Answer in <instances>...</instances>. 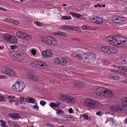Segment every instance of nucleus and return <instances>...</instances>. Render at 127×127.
<instances>
[{
    "instance_id": "nucleus-24",
    "label": "nucleus",
    "mask_w": 127,
    "mask_h": 127,
    "mask_svg": "<svg viewBox=\"0 0 127 127\" xmlns=\"http://www.w3.org/2000/svg\"><path fill=\"white\" fill-rule=\"evenodd\" d=\"M24 33L20 31H18L17 32L16 35L20 38H23V36H24L23 35Z\"/></svg>"
},
{
    "instance_id": "nucleus-31",
    "label": "nucleus",
    "mask_w": 127,
    "mask_h": 127,
    "mask_svg": "<svg viewBox=\"0 0 127 127\" xmlns=\"http://www.w3.org/2000/svg\"><path fill=\"white\" fill-rule=\"evenodd\" d=\"M62 19L64 20H69L71 19V18L70 16H62Z\"/></svg>"
},
{
    "instance_id": "nucleus-6",
    "label": "nucleus",
    "mask_w": 127,
    "mask_h": 127,
    "mask_svg": "<svg viewBox=\"0 0 127 127\" xmlns=\"http://www.w3.org/2000/svg\"><path fill=\"white\" fill-rule=\"evenodd\" d=\"M41 41L44 42L49 45H52L55 46L57 44V40L56 39L51 36H48L44 38Z\"/></svg>"
},
{
    "instance_id": "nucleus-11",
    "label": "nucleus",
    "mask_w": 127,
    "mask_h": 127,
    "mask_svg": "<svg viewBox=\"0 0 127 127\" xmlns=\"http://www.w3.org/2000/svg\"><path fill=\"white\" fill-rule=\"evenodd\" d=\"M91 18L90 20L93 23L99 24L102 23L103 21L101 19L96 16H93Z\"/></svg>"
},
{
    "instance_id": "nucleus-14",
    "label": "nucleus",
    "mask_w": 127,
    "mask_h": 127,
    "mask_svg": "<svg viewBox=\"0 0 127 127\" xmlns=\"http://www.w3.org/2000/svg\"><path fill=\"white\" fill-rule=\"evenodd\" d=\"M121 102L123 109L127 110V97H124L122 99Z\"/></svg>"
},
{
    "instance_id": "nucleus-20",
    "label": "nucleus",
    "mask_w": 127,
    "mask_h": 127,
    "mask_svg": "<svg viewBox=\"0 0 127 127\" xmlns=\"http://www.w3.org/2000/svg\"><path fill=\"white\" fill-rule=\"evenodd\" d=\"M57 103L58 104H57L55 103L52 102L51 103H50L49 105L52 108L54 109V107H58L60 105V104H61V103L59 102H57Z\"/></svg>"
},
{
    "instance_id": "nucleus-25",
    "label": "nucleus",
    "mask_w": 127,
    "mask_h": 127,
    "mask_svg": "<svg viewBox=\"0 0 127 127\" xmlns=\"http://www.w3.org/2000/svg\"><path fill=\"white\" fill-rule=\"evenodd\" d=\"M54 109L57 111V113L58 115H63L64 114L63 110L61 109H59L57 110H56L55 109Z\"/></svg>"
},
{
    "instance_id": "nucleus-18",
    "label": "nucleus",
    "mask_w": 127,
    "mask_h": 127,
    "mask_svg": "<svg viewBox=\"0 0 127 127\" xmlns=\"http://www.w3.org/2000/svg\"><path fill=\"white\" fill-rule=\"evenodd\" d=\"M113 67L114 68L112 69V72L116 73L118 72H121V71L119 70V69H120L119 68L120 66H117L116 65L114 64L113 65Z\"/></svg>"
},
{
    "instance_id": "nucleus-35",
    "label": "nucleus",
    "mask_w": 127,
    "mask_h": 127,
    "mask_svg": "<svg viewBox=\"0 0 127 127\" xmlns=\"http://www.w3.org/2000/svg\"><path fill=\"white\" fill-rule=\"evenodd\" d=\"M118 50L116 48L112 47V53H115Z\"/></svg>"
},
{
    "instance_id": "nucleus-42",
    "label": "nucleus",
    "mask_w": 127,
    "mask_h": 127,
    "mask_svg": "<svg viewBox=\"0 0 127 127\" xmlns=\"http://www.w3.org/2000/svg\"><path fill=\"white\" fill-rule=\"evenodd\" d=\"M62 28L63 30L69 29V26H62Z\"/></svg>"
},
{
    "instance_id": "nucleus-16",
    "label": "nucleus",
    "mask_w": 127,
    "mask_h": 127,
    "mask_svg": "<svg viewBox=\"0 0 127 127\" xmlns=\"http://www.w3.org/2000/svg\"><path fill=\"white\" fill-rule=\"evenodd\" d=\"M111 48L110 47L103 46L101 48V50L102 52L108 54H110L111 53V51L110 50Z\"/></svg>"
},
{
    "instance_id": "nucleus-34",
    "label": "nucleus",
    "mask_w": 127,
    "mask_h": 127,
    "mask_svg": "<svg viewBox=\"0 0 127 127\" xmlns=\"http://www.w3.org/2000/svg\"><path fill=\"white\" fill-rule=\"evenodd\" d=\"M67 63V61L65 59L63 61H61V64L62 65H65Z\"/></svg>"
},
{
    "instance_id": "nucleus-21",
    "label": "nucleus",
    "mask_w": 127,
    "mask_h": 127,
    "mask_svg": "<svg viewBox=\"0 0 127 127\" xmlns=\"http://www.w3.org/2000/svg\"><path fill=\"white\" fill-rule=\"evenodd\" d=\"M119 68H120V69H119V70H120L121 72H120L122 71V72L123 74L125 72L127 73V67L121 66H120Z\"/></svg>"
},
{
    "instance_id": "nucleus-17",
    "label": "nucleus",
    "mask_w": 127,
    "mask_h": 127,
    "mask_svg": "<svg viewBox=\"0 0 127 127\" xmlns=\"http://www.w3.org/2000/svg\"><path fill=\"white\" fill-rule=\"evenodd\" d=\"M119 61L123 64L127 63V56H124L120 58Z\"/></svg>"
},
{
    "instance_id": "nucleus-4",
    "label": "nucleus",
    "mask_w": 127,
    "mask_h": 127,
    "mask_svg": "<svg viewBox=\"0 0 127 127\" xmlns=\"http://www.w3.org/2000/svg\"><path fill=\"white\" fill-rule=\"evenodd\" d=\"M84 104L86 107L91 109H95L98 106L97 102L95 100L90 98L86 99Z\"/></svg>"
},
{
    "instance_id": "nucleus-64",
    "label": "nucleus",
    "mask_w": 127,
    "mask_h": 127,
    "mask_svg": "<svg viewBox=\"0 0 127 127\" xmlns=\"http://www.w3.org/2000/svg\"><path fill=\"white\" fill-rule=\"evenodd\" d=\"M13 114H8V115L10 117L13 118Z\"/></svg>"
},
{
    "instance_id": "nucleus-61",
    "label": "nucleus",
    "mask_w": 127,
    "mask_h": 127,
    "mask_svg": "<svg viewBox=\"0 0 127 127\" xmlns=\"http://www.w3.org/2000/svg\"><path fill=\"white\" fill-rule=\"evenodd\" d=\"M122 82L124 83L127 84V79L123 81Z\"/></svg>"
},
{
    "instance_id": "nucleus-9",
    "label": "nucleus",
    "mask_w": 127,
    "mask_h": 127,
    "mask_svg": "<svg viewBox=\"0 0 127 127\" xmlns=\"http://www.w3.org/2000/svg\"><path fill=\"white\" fill-rule=\"evenodd\" d=\"M31 66L33 67L39 66L40 68L42 69L48 68V66L46 63L40 61L32 62L31 63Z\"/></svg>"
},
{
    "instance_id": "nucleus-37",
    "label": "nucleus",
    "mask_w": 127,
    "mask_h": 127,
    "mask_svg": "<svg viewBox=\"0 0 127 127\" xmlns=\"http://www.w3.org/2000/svg\"><path fill=\"white\" fill-rule=\"evenodd\" d=\"M75 17L79 19H81L83 17L82 16L79 14L76 13Z\"/></svg>"
},
{
    "instance_id": "nucleus-2",
    "label": "nucleus",
    "mask_w": 127,
    "mask_h": 127,
    "mask_svg": "<svg viewBox=\"0 0 127 127\" xmlns=\"http://www.w3.org/2000/svg\"><path fill=\"white\" fill-rule=\"evenodd\" d=\"M73 55L75 56V58L78 57L80 60L82 59L84 62L90 64L93 63L96 58V55L91 52L88 54L84 53L81 56L79 54L74 53L72 56Z\"/></svg>"
},
{
    "instance_id": "nucleus-45",
    "label": "nucleus",
    "mask_w": 127,
    "mask_h": 127,
    "mask_svg": "<svg viewBox=\"0 0 127 127\" xmlns=\"http://www.w3.org/2000/svg\"><path fill=\"white\" fill-rule=\"evenodd\" d=\"M46 103V102H45L43 100H41L40 102V104L42 106H44L45 105Z\"/></svg>"
},
{
    "instance_id": "nucleus-39",
    "label": "nucleus",
    "mask_w": 127,
    "mask_h": 127,
    "mask_svg": "<svg viewBox=\"0 0 127 127\" xmlns=\"http://www.w3.org/2000/svg\"><path fill=\"white\" fill-rule=\"evenodd\" d=\"M29 102L30 103H33L35 101V99L34 98H29Z\"/></svg>"
},
{
    "instance_id": "nucleus-43",
    "label": "nucleus",
    "mask_w": 127,
    "mask_h": 127,
    "mask_svg": "<svg viewBox=\"0 0 127 127\" xmlns=\"http://www.w3.org/2000/svg\"><path fill=\"white\" fill-rule=\"evenodd\" d=\"M82 28L83 29L86 30H88L89 28V26H85L83 25L82 26Z\"/></svg>"
},
{
    "instance_id": "nucleus-10",
    "label": "nucleus",
    "mask_w": 127,
    "mask_h": 127,
    "mask_svg": "<svg viewBox=\"0 0 127 127\" xmlns=\"http://www.w3.org/2000/svg\"><path fill=\"white\" fill-rule=\"evenodd\" d=\"M35 73L34 72L30 70H27L26 72L28 77L33 81H37L39 80V79L34 75V74H35Z\"/></svg>"
},
{
    "instance_id": "nucleus-12",
    "label": "nucleus",
    "mask_w": 127,
    "mask_h": 127,
    "mask_svg": "<svg viewBox=\"0 0 127 127\" xmlns=\"http://www.w3.org/2000/svg\"><path fill=\"white\" fill-rule=\"evenodd\" d=\"M24 55L22 53L17 54L16 55L14 56L13 57L16 59V61L21 62L24 61Z\"/></svg>"
},
{
    "instance_id": "nucleus-30",
    "label": "nucleus",
    "mask_w": 127,
    "mask_h": 127,
    "mask_svg": "<svg viewBox=\"0 0 127 127\" xmlns=\"http://www.w3.org/2000/svg\"><path fill=\"white\" fill-rule=\"evenodd\" d=\"M42 55L43 57L44 58H47L48 53L47 51H43L42 53Z\"/></svg>"
},
{
    "instance_id": "nucleus-1",
    "label": "nucleus",
    "mask_w": 127,
    "mask_h": 127,
    "mask_svg": "<svg viewBox=\"0 0 127 127\" xmlns=\"http://www.w3.org/2000/svg\"><path fill=\"white\" fill-rule=\"evenodd\" d=\"M112 45L119 47H127V39L112 34Z\"/></svg>"
},
{
    "instance_id": "nucleus-47",
    "label": "nucleus",
    "mask_w": 127,
    "mask_h": 127,
    "mask_svg": "<svg viewBox=\"0 0 127 127\" xmlns=\"http://www.w3.org/2000/svg\"><path fill=\"white\" fill-rule=\"evenodd\" d=\"M110 64V63H109V64ZM109 64L108 61L106 60H105L104 61V62L103 63V64L105 65H107L108 64Z\"/></svg>"
},
{
    "instance_id": "nucleus-44",
    "label": "nucleus",
    "mask_w": 127,
    "mask_h": 127,
    "mask_svg": "<svg viewBox=\"0 0 127 127\" xmlns=\"http://www.w3.org/2000/svg\"><path fill=\"white\" fill-rule=\"evenodd\" d=\"M83 117H84V119H87V120H88L89 119V117H88V116L86 114H84L83 115Z\"/></svg>"
},
{
    "instance_id": "nucleus-32",
    "label": "nucleus",
    "mask_w": 127,
    "mask_h": 127,
    "mask_svg": "<svg viewBox=\"0 0 127 127\" xmlns=\"http://www.w3.org/2000/svg\"><path fill=\"white\" fill-rule=\"evenodd\" d=\"M9 73H8L9 75L13 76L15 74V71L11 69L10 70V71L9 72Z\"/></svg>"
},
{
    "instance_id": "nucleus-8",
    "label": "nucleus",
    "mask_w": 127,
    "mask_h": 127,
    "mask_svg": "<svg viewBox=\"0 0 127 127\" xmlns=\"http://www.w3.org/2000/svg\"><path fill=\"white\" fill-rule=\"evenodd\" d=\"M61 99L67 102V103L71 102L74 103V102L75 99L74 97L70 96H69L65 94H61L60 95Z\"/></svg>"
},
{
    "instance_id": "nucleus-48",
    "label": "nucleus",
    "mask_w": 127,
    "mask_h": 127,
    "mask_svg": "<svg viewBox=\"0 0 127 127\" xmlns=\"http://www.w3.org/2000/svg\"><path fill=\"white\" fill-rule=\"evenodd\" d=\"M17 46L16 45H12L11 46L10 48L12 49H13L17 48Z\"/></svg>"
},
{
    "instance_id": "nucleus-63",
    "label": "nucleus",
    "mask_w": 127,
    "mask_h": 127,
    "mask_svg": "<svg viewBox=\"0 0 127 127\" xmlns=\"http://www.w3.org/2000/svg\"><path fill=\"white\" fill-rule=\"evenodd\" d=\"M74 27L73 26H70L69 28V29H70L71 30H74Z\"/></svg>"
},
{
    "instance_id": "nucleus-57",
    "label": "nucleus",
    "mask_w": 127,
    "mask_h": 127,
    "mask_svg": "<svg viewBox=\"0 0 127 127\" xmlns=\"http://www.w3.org/2000/svg\"><path fill=\"white\" fill-rule=\"evenodd\" d=\"M29 98L30 97L26 98L25 99V101L27 102H29V101H29Z\"/></svg>"
},
{
    "instance_id": "nucleus-15",
    "label": "nucleus",
    "mask_w": 127,
    "mask_h": 127,
    "mask_svg": "<svg viewBox=\"0 0 127 127\" xmlns=\"http://www.w3.org/2000/svg\"><path fill=\"white\" fill-rule=\"evenodd\" d=\"M5 97L6 99H9V102L10 103H12L17 100V99L15 98V96L6 95L5 96Z\"/></svg>"
},
{
    "instance_id": "nucleus-26",
    "label": "nucleus",
    "mask_w": 127,
    "mask_h": 127,
    "mask_svg": "<svg viewBox=\"0 0 127 127\" xmlns=\"http://www.w3.org/2000/svg\"><path fill=\"white\" fill-rule=\"evenodd\" d=\"M112 78L113 79L118 80L119 79L120 77L119 75L116 74H112Z\"/></svg>"
},
{
    "instance_id": "nucleus-38",
    "label": "nucleus",
    "mask_w": 127,
    "mask_h": 127,
    "mask_svg": "<svg viewBox=\"0 0 127 127\" xmlns=\"http://www.w3.org/2000/svg\"><path fill=\"white\" fill-rule=\"evenodd\" d=\"M112 111H114L117 112V107L115 106H112Z\"/></svg>"
},
{
    "instance_id": "nucleus-22",
    "label": "nucleus",
    "mask_w": 127,
    "mask_h": 127,
    "mask_svg": "<svg viewBox=\"0 0 127 127\" xmlns=\"http://www.w3.org/2000/svg\"><path fill=\"white\" fill-rule=\"evenodd\" d=\"M11 69L9 68H3L1 69L2 72L8 75V73H9V71Z\"/></svg>"
},
{
    "instance_id": "nucleus-55",
    "label": "nucleus",
    "mask_w": 127,
    "mask_h": 127,
    "mask_svg": "<svg viewBox=\"0 0 127 127\" xmlns=\"http://www.w3.org/2000/svg\"><path fill=\"white\" fill-rule=\"evenodd\" d=\"M126 20V19L124 17H122V19H121V22L123 21H124Z\"/></svg>"
},
{
    "instance_id": "nucleus-41",
    "label": "nucleus",
    "mask_w": 127,
    "mask_h": 127,
    "mask_svg": "<svg viewBox=\"0 0 127 127\" xmlns=\"http://www.w3.org/2000/svg\"><path fill=\"white\" fill-rule=\"evenodd\" d=\"M8 125H9V126H13L15 124H13V123H12V121H8Z\"/></svg>"
},
{
    "instance_id": "nucleus-46",
    "label": "nucleus",
    "mask_w": 127,
    "mask_h": 127,
    "mask_svg": "<svg viewBox=\"0 0 127 127\" xmlns=\"http://www.w3.org/2000/svg\"><path fill=\"white\" fill-rule=\"evenodd\" d=\"M31 53L33 55H34L36 54V51L34 49H33L31 50Z\"/></svg>"
},
{
    "instance_id": "nucleus-36",
    "label": "nucleus",
    "mask_w": 127,
    "mask_h": 127,
    "mask_svg": "<svg viewBox=\"0 0 127 127\" xmlns=\"http://www.w3.org/2000/svg\"><path fill=\"white\" fill-rule=\"evenodd\" d=\"M110 37H111V36L109 35L107 36L106 38V40L108 43H109L110 44H111V43L109 42H111V38Z\"/></svg>"
},
{
    "instance_id": "nucleus-13",
    "label": "nucleus",
    "mask_w": 127,
    "mask_h": 127,
    "mask_svg": "<svg viewBox=\"0 0 127 127\" xmlns=\"http://www.w3.org/2000/svg\"><path fill=\"white\" fill-rule=\"evenodd\" d=\"M122 17L115 15L112 18V20L114 22L119 24L121 23Z\"/></svg>"
},
{
    "instance_id": "nucleus-29",
    "label": "nucleus",
    "mask_w": 127,
    "mask_h": 127,
    "mask_svg": "<svg viewBox=\"0 0 127 127\" xmlns=\"http://www.w3.org/2000/svg\"><path fill=\"white\" fill-rule=\"evenodd\" d=\"M48 53L47 58L53 56L52 53L51 52L52 51L51 50H47Z\"/></svg>"
},
{
    "instance_id": "nucleus-52",
    "label": "nucleus",
    "mask_w": 127,
    "mask_h": 127,
    "mask_svg": "<svg viewBox=\"0 0 127 127\" xmlns=\"http://www.w3.org/2000/svg\"><path fill=\"white\" fill-rule=\"evenodd\" d=\"M6 77L3 75H0V79L2 78H6Z\"/></svg>"
},
{
    "instance_id": "nucleus-3",
    "label": "nucleus",
    "mask_w": 127,
    "mask_h": 127,
    "mask_svg": "<svg viewBox=\"0 0 127 127\" xmlns=\"http://www.w3.org/2000/svg\"><path fill=\"white\" fill-rule=\"evenodd\" d=\"M95 93L97 96L102 98H110L111 95V91L110 89L102 87L97 88Z\"/></svg>"
},
{
    "instance_id": "nucleus-7",
    "label": "nucleus",
    "mask_w": 127,
    "mask_h": 127,
    "mask_svg": "<svg viewBox=\"0 0 127 127\" xmlns=\"http://www.w3.org/2000/svg\"><path fill=\"white\" fill-rule=\"evenodd\" d=\"M2 37L4 40L10 42L11 43H16L17 42V39L15 36L8 34H4Z\"/></svg>"
},
{
    "instance_id": "nucleus-33",
    "label": "nucleus",
    "mask_w": 127,
    "mask_h": 127,
    "mask_svg": "<svg viewBox=\"0 0 127 127\" xmlns=\"http://www.w3.org/2000/svg\"><path fill=\"white\" fill-rule=\"evenodd\" d=\"M54 63L57 64H58L60 63V58H56L55 59Z\"/></svg>"
},
{
    "instance_id": "nucleus-53",
    "label": "nucleus",
    "mask_w": 127,
    "mask_h": 127,
    "mask_svg": "<svg viewBox=\"0 0 127 127\" xmlns=\"http://www.w3.org/2000/svg\"><path fill=\"white\" fill-rule=\"evenodd\" d=\"M74 30L76 31L78 30L79 29V28L77 27H74Z\"/></svg>"
},
{
    "instance_id": "nucleus-59",
    "label": "nucleus",
    "mask_w": 127,
    "mask_h": 127,
    "mask_svg": "<svg viewBox=\"0 0 127 127\" xmlns=\"http://www.w3.org/2000/svg\"><path fill=\"white\" fill-rule=\"evenodd\" d=\"M117 106V110H119L120 111H121V110H123V109H122V108L118 106Z\"/></svg>"
},
{
    "instance_id": "nucleus-27",
    "label": "nucleus",
    "mask_w": 127,
    "mask_h": 127,
    "mask_svg": "<svg viewBox=\"0 0 127 127\" xmlns=\"http://www.w3.org/2000/svg\"><path fill=\"white\" fill-rule=\"evenodd\" d=\"M74 84L76 86H77L79 87H82L83 86L81 82L80 81L75 82Z\"/></svg>"
},
{
    "instance_id": "nucleus-49",
    "label": "nucleus",
    "mask_w": 127,
    "mask_h": 127,
    "mask_svg": "<svg viewBox=\"0 0 127 127\" xmlns=\"http://www.w3.org/2000/svg\"><path fill=\"white\" fill-rule=\"evenodd\" d=\"M36 24L38 26H42V24L40 23L39 22H36Z\"/></svg>"
},
{
    "instance_id": "nucleus-40",
    "label": "nucleus",
    "mask_w": 127,
    "mask_h": 127,
    "mask_svg": "<svg viewBox=\"0 0 127 127\" xmlns=\"http://www.w3.org/2000/svg\"><path fill=\"white\" fill-rule=\"evenodd\" d=\"M1 125L2 127H5L6 126V123L5 122L3 121L2 120L1 121Z\"/></svg>"
},
{
    "instance_id": "nucleus-60",
    "label": "nucleus",
    "mask_w": 127,
    "mask_h": 127,
    "mask_svg": "<svg viewBox=\"0 0 127 127\" xmlns=\"http://www.w3.org/2000/svg\"><path fill=\"white\" fill-rule=\"evenodd\" d=\"M0 10L5 11H7V9L1 7H0Z\"/></svg>"
},
{
    "instance_id": "nucleus-50",
    "label": "nucleus",
    "mask_w": 127,
    "mask_h": 127,
    "mask_svg": "<svg viewBox=\"0 0 127 127\" xmlns=\"http://www.w3.org/2000/svg\"><path fill=\"white\" fill-rule=\"evenodd\" d=\"M20 98L21 99V101H20V103L21 104H22V102L24 100V98L22 97H20Z\"/></svg>"
},
{
    "instance_id": "nucleus-62",
    "label": "nucleus",
    "mask_w": 127,
    "mask_h": 127,
    "mask_svg": "<svg viewBox=\"0 0 127 127\" xmlns=\"http://www.w3.org/2000/svg\"><path fill=\"white\" fill-rule=\"evenodd\" d=\"M38 1L37 0H33L32 1V3H35L38 2Z\"/></svg>"
},
{
    "instance_id": "nucleus-19",
    "label": "nucleus",
    "mask_w": 127,
    "mask_h": 127,
    "mask_svg": "<svg viewBox=\"0 0 127 127\" xmlns=\"http://www.w3.org/2000/svg\"><path fill=\"white\" fill-rule=\"evenodd\" d=\"M54 34L56 35H61L66 37H67V35L66 33L61 32H55L54 33Z\"/></svg>"
},
{
    "instance_id": "nucleus-28",
    "label": "nucleus",
    "mask_w": 127,
    "mask_h": 127,
    "mask_svg": "<svg viewBox=\"0 0 127 127\" xmlns=\"http://www.w3.org/2000/svg\"><path fill=\"white\" fill-rule=\"evenodd\" d=\"M13 118L14 119H16L18 118H20L21 116L17 113L13 114Z\"/></svg>"
},
{
    "instance_id": "nucleus-23",
    "label": "nucleus",
    "mask_w": 127,
    "mask_h": 127,
    "mask_svg": "<svg viewBox=\"0 0 127 127\" xmlns=\"http://www.w3.org/2000/svg\"><path fill=\"white\" fill-rule=\"evenodd\" d=\"M23 36V38L27 40H30L31 39V36L28 34L24 33Z\"/></svg>"
},
{
    "instance_id": "nucleus-56",
    "label": "nucleus",
    "mask_w": 127,
    "mask_h": 127,
    "mask_svg": "<svg viewBox=\"0 0 127 127\" xmlns=\"http://www.w3.org/2000/svg\"><path fill=\"white\" fill-rule=\"evenodd\" d=\"M69 111V112L70 113H72V108H70V109H69L68 110Z\"/></svg>"
},
{
    "instance_id": "nucleus-54",
    "label": "nucleus",
    "mask_w": 127,
    "mask_h": 127,
    "mask_svg": "<svg viewBox=\"0 0 127 127\" xmlns=\"http://www.w3.org/2000/svg\"><path fill=\"white\" fill-rule=\"evenodd\" d=\"M12 19L10 18H7V19L6 21L7 22H11L12 21Z\"/></svg>"
},
{
    "instance_id": "nucleus-51",
    "label": "nucleus",
    "mask_w": 127,
    "mask_h": 127,
    "mask_svg": "<svg viewBox=\"0 0 127 127\" xmlns=\"http://www.w3.org/2000/svg\"><path fill=\"white\" fill-rule=\"evenodd\" d=\"M33 107H34V109H36L37 110H38L39 108L37 105H33Z\"/></svg>"
},
{
    "instance_id": "nucleus-58",
    "label": "nucleus",
    "mask_w": 127,
    "mask_h": 127,
    "mask_svg": "<svg viewBox=\"0 0 127 127\" xmlns=\"http://www.w3.org/2000/svg\"><path fill=\"white\" fill-rule=\"evenodd\" d=\"M14 21V23L16 25H18L19 24V22L18 21L15 20Z\"/></svg>"
},
{
    "instance_id": "nucleus-5",
    "label": "nucleus",
    "mask_w": 127,
    "mask_h": 127,
    "mask_svg": "<svg viewBox=\"0 0 127 127\" xmlns=\"http://www.w3.org/2000/svg\"><path fill=\"white\" fill-rule=\"evenodd\" d=\"M26 87V85L24 82L22 81H17L12 85V87L15 91L21 92H22Z\"/></svg>"
}]
</instances>
